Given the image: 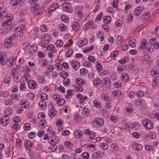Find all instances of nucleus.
Listing matches in <instances>:
<instances>
[{
	"instance_id": "bf43d9fd",
	"label": "nucleus",
	"mask_w": 159,
	"mask_h": 159,
	"mask_svg": "<svg viewBox=\"0 0 159 159\" xmlns=\"http://www.w3.org/2000/svg\"><path fill=\"white\" fill-rule=\"evenodd\" d=\"M118 0H114L112 3V7L114 8H116L118 5Z\"/></svg>"
},
{
	"instance_id": "7ed1b4c3",
	"label": "nucleus",
	"mask_w": 159,
	"mask_h": 159,
	"mask_svg": "<svg viewBox=\"0 0 159 159\" xmlns=\"http://www.w3.org/2000/svg\"><path fill=\"white\" fill-rule=\"evenodd\" d=\"M14 36L12 35L10 36L8 39H5L4 41L5 46L7 48H10L12 46V40Z\"/></svg>"
},
{
	"instance_id": "4c0bfd02",
	"label": "nucleus",
	"mask_w": 159,
	"mask_h": 159,
	"mask_svg": "<svg viewBox=\"0 0 159 159\" xmlns=\"http://www.w3.org/2000/svg\"><path fill=\"white\" fill-rule=\"evenodd\" d=\"M151 74L152 75L154 78L157 77L159 75L158 72L155 70L151 71Z\"/></svg>"
},
{
	"instance_id": "e2e57ef3",
	"label": "nucleus",
	"mask_w": 159,
	"mask_h": 159,
	"mask_svg": "<svg viewBox=\"0 0 159 159\" xmlns=\"http://www.w3.org/2000/svg\"><path fill=\"white\" fill-rule=\"evenodd\" d=\"M148 135L149 138L152 139H154L156 137V135L155 134L152 132L149 133L148 134Z\"/></svg>"
},
{
	"instance_id": "0eeeda50",
	"label": "nucleus",
	"mask_w": 159,
	"mask_h": 159,
	"mask_svg": "<svg viewBox=\"0 0 159 159\" xmlns=\"http://www.w3.org/2000/svg\"><path fill=\"white\" fill-rule=\"evenodd\" d=\"M28 85L29 88L32 89H34L37 87L36 82L33 80H29L28 82Z\"/></svg>"
},
{
	"instance_id": "e433bc0d",
	"label": "nucleus",
	"mask_w": 159,
	"mask_h": 159,
	"mask_svg": "<svg viewBox=\"0 0 159 159\" xmlns=\"http://www.w3.org/2000/svg\"><path fill=\"white\" fill-rule=\"evenodd\" d=\"M4 113L6 115V116H8V115H10L12 113V110L11 108H8L6 109V110L4 111Z\"/></svg>"
},
{
	"instance_id": "473e14b6",
	"label": "nucleus",
	"mask_w": 159,
	"mask_h": 159,
	"mask_svg": "<svg viewBox=\"0 0 159 159\" xmlns=\"http://www.w3.org/2000/svg\"><path fill=\"white\" fill-rule=\"evenodd\" d=\"M93 21L92 20L89 21L84 26V29H85V30L87 29L93 24Z\"/></svg>"
},
{
	"instance_id": "a19ab883",
	"label": "nucleus",
	"mask_w": 159,
	"mask_h": 159,
	"mask_svg": "<svg viewBox=\"0 0 159 159\" xmlns=\"http://www.w3.org/2000/svg\"><path fill=\"white\" fill-rule=\"evenodd\" d=\"M70 83V80L69 79L65 78L63 81V84L65 86H69Z\"/></svg>"
},
{
	"instance_id": "58836bf2",
	"label": "nucleus",
	"mask_w": 159,
	"mask_h": 159,
	"mask_svg": "<svg viewBox=\"0 0 159 159\" xmlns=\"http://www.w3.org/2000/svg\"><path fill=\"white\" fill-rule=\"evenodd\" d=\"M73 52V51L72 49H70L66 52V56L67 57H70Z\"/></svg>"
},
{
	"instance_id": "f257e3e1",
	"label": "nucleus",
	"mask_w": 159,
	"mask_h": 159,
	"mask_svg": "<svg viewBox=\"0 0 159 159\" xmlns=\"http://www.w3.org/2000/svg\"><path fill=\"white\" fill-rule=\"evenodd\" d=\"M142 123L145 128L147 129H151L153 127L152 122L149 120H145L142 121Z\"/></svg>"
},
{
	"instance_id": "5fc2aeb1",
	"label": "nucleus",
	"mask_w": 159,
	"mask_h": 159,
	"mask_svg": "<svg viewBox=\"0 0 159 159\" xmlns=\"http://www.w3.org/2000/svg\"><path fill=\"white\" fill-rule=\"evenodd\" d=\"M150 13L148 12H145L143 15V17L145 19H148L150 16Z\"/></svg>"
},
{
	"instance_id": "8fccbe9b",
	"label": "nucleus",
	"mask_w": 159,
	"mask_h": 159,
	"mask_svg": "<svg viewBox=\"0 0 159 159\" xmlns=\"http://www.w3.org/2000/svg\"><path fill=\"white\" fill-rule=\"evenodd\" d=\"M40 63L43 66H47L48 64V61L47 60L44 59L41 60L40 61Z\"/></svg>"
},
{
	"instance_id": "69168bd1",
	"label": "nucleus",
	"mask_w": 159,
	"mask_h": 159,
	"mask_svg": "<svg viewBox=\"0 0 159 159\" xmlns=\"http://www.w3.org/2000/svg\"><path fill=\"white\" fill-rule=\"evenodd\" d=\"M22 143V141L21 139H18L16 140V145L17 147H20V144Z\"/></svg>"
},
{
	"instance_id": "864d4df0",
	"label": "nucleus",
	"mask_w": 159,
	"mask_h": 159,
	"mask_svg": "<svg viewBox=\"0 0 159 159\" xmlns=\"http://www.w3.org/2000/svg\"><path fill=\"white\" fill-rule=\"evenodd\" d=\"M24 128L25 130H28L30 129V125L28 123H25L24 125Z\"/></svg>"
},
{
	"instance_id": "79ce46f5",
	"label": "nucleus",
	"mask_w": 159,
	"mask_h": 159,
	"mask_svg": "<svg viewBox=\"0 0 159 159\" xmlns=\"http://www.w3.org/2000/svg\"><path fill=\"white\" fill-rule=\"evenodd\" d=\"M92 158L93 159H99L100 158L98 152H94L92 155Z\"/></svg>"
},
{
	"instance_id": "f704fd0d",
	"label": "nucleus",
	"mask_w": 159,
	"mask_h": 159,
	"mask_svg": "<svg viewBox=\"0 0 159 159\" xmlns=\"http://www.w3.org/2000/svg\"><path fill=\"white\" fill-rule=\"evenodd\" d=\"M60 76L62 78H66L69 75L66 72L64 71H62L60 73Z\"/></svg>"
},
{
	"instance_id": "0e129e2a",
	"label": "nucleus",
	"mask_w": 159,
	"mask_h": 159,
	"mask_svg": "<svg viewBox=\"0 0 159 159\" xmlns=\"http://www.w3.org/2000/svg\"><path fill=\"white\" fill-rule=\"evenodd\" d=\"M88 59L90 61L93 63L95 61V58L92 56H89Z\"/></svg>"
},
{
	"instance_id": "9b49d317",
	"label": "nucleus",
	"mask_w": 159,
	"mask_h": 159,
	"mask_svg": "<svg viewBox=\"0 0 159 159\" xmlns=\"http://www.w3.org/2000/svg\"><path fill=\"white\" fill-rule=\"evenodd\" d=\"M144 7L143 6L139 7L135 10L134 13L136 16H139L142 11L144 10Z\"/></svg>"
},
{
	"instance_id": "774afa93",
	"label": "nucleus",
	"mask_w": 159,
	"mask_h": 159,
	"mask_svg": "<svg viewBox=\"0 0 159 159\" xmlns=\"http://www.w3.org/2000/svg\"><path fill=\"white\" fill-rule=\"evenodd\" d=\"M155 33L157 36H159V26H157L155 29Z\"/></svg>"
},
{
	"instance_id": "39448f33",
	"label": "nucleus",
	"mask_w": 159,
	"mask_h": 159,
	"mask_svg": "<svg viewBox=\"0 0 159 159\" xmlns=\"http://www.w3.org/2000/svg\"><path fill=\"white\" fill-rule=\"evenodd\" d=\"M63 10L66 12H70L71 11V5L69 3H65L62 5Z\"/></svg>"
},
{
	"instance_id": "603ef678",
	"label": "nucleus",
	"mask_w": 159,
	"mask_h": 159,
	"mask_svg": "<svg viewBox=\"0 0 159 159\" xmlns=\"http://www.w3.org/2000/svg\"><path fill=\"white\" fill-rule=\"evenodd\" d=\"M40 98L42 100H44L48 98V95L45 93H43L41 94Z\"/></svg>"
},
{
	"instance_id": "412c9836",
	"label": "nucleus",
	"mask_w": 159,
	"mask_h": 159,
	"mask_svg": "<svg viewBox=\"0 0 159 159\" xmlns=\"http://www.w3.org/2000/svg\"><path fill=\"white\" fill-rule=\"evenodd\" d=\"M72 29L74 30H78L80 28V24L78 22H75L72 25Z\"/></svg>"
},
{
	"instance_id": "49530a36",
	"label": "nucleus",
	"mask_w": 159,
	"mask_h": 159,
	"mask_svg": "<svg viewBox=\"0 0 159 159\" xmlns=\"http://www.w3.org/2000/svg\"><path fill=\"white\" fill-rule=\"evenodd\" d=\"M39 105L41 107H45L46 106V102L44 100H42L39 102Z\"/></svg>"
},
{
	"instance_id": "13d9d810",
	"label": "nucleus",
	"mask_w": 159,
	"mask_h": 159,
	"mask_svg": "<svg viewBox=\"0 0 159 159\" xmlns=\"http://www.w3.org/2000/svg\"><path fill=\"white\" fill-rule=\"evenodd\" d=\"M96 68L97 70L99 71H101L102 69V65L99 63L96 66Z\"/></svg>"
},
{
	"instance_id": "9d476101",
	"label": "nucleus",
	"mask_w": 159,
	"mask_h": 159,
	"mask_svg": "<svg viewBox=\"0 0 159 159\" xmlns=\"http://www.w3.org/2000/svg\"><path fill=\"white\" fill-rule=\"evenodd\" d=\"M132 147L134 150L137 151H140L142 150L143 148L142 145L136 143H133Z\"/></svg>"
},
{
	"instance_id": "a211bd4d",
	"label": "nucleus",
	"mask_w": 159,
	"mask_h": 159,
	"mask_svg": "<svg viewBox=\"0 0 159 159\" xmlns=\"http://www.w3.org/2000/svg\"><path fill=\"white\" fill-rule=\"evenodd\" d=\"M75 82L78 85H83L86 84V82L84 81L83 79L79 78H77L76 79Z\"/></svg>"
},
{
	"instance_id": "6ab92c4d",
	"label": "nucleus",
	"mask_w": 159,
	"mask_h": 159,
	"mask_svg": "<svg viewBox=\"0 0 159 159\" xmlns=\"http://www.w3.org/2000/svg\"><path fill=\"white\" fill-rule=\"evenodd\" d=\"M122 92L120 90H117L112 92V95L114 97L118 98L121 95Z\"/></svg>"
},
{
	"instance_id": "72a5a7b5",
	"label": "nucleus",
	"mask_w": 159,
	"mask_h": 159,
	"mask_svg": "<svg viewBox=\"0 0 159 159\" xmlns=\"http://www.w3.org/2000/svg\"><path fill=\"white\" fill-rule=\"evenodd\" d=\"M32 145V143L29 141H26L25 143V146L26 148L29 149Z\"/></svg>"
},
{
	"instance_id": "cd10ccee",
	"label": "nucleus",
	"mask_w": 159,
	"mask_h": 159,
	"mask_svg": "<svg viewBox=\"0 0 159 159\" xmlns=\"http://www.w3.org/2000/svg\"><path fill=\"white\" fill-rule=\"evenodd\" d=\"M140 125L139 123L137 122L133 123L131 125V127L136 129H138L140 127Z\"/></svg>"
},
{
	"instance_id": "ddd939ff",
	"label": "nucleus",
	"mask_w": 159,
	"mask_h": 159,
	"mask_svg": "<svg viewBox=\"0 0 159 159\" xmlns=\"http://www.w3.org/2000/svg\"><path fill=\"white\" fill-rule=\"evenodd\" d=\"M70 64L73 68L75 70H77L79 68L80 64V62L78 61H71Z\"/></svg>"
},
{
	"instance_id": "4468645a",
	"label": "nucleus",
	"mask_w": 159,
	"mask_h": 159,
	"mask_svg": "<svg viewBox=\"0 0 159 159\" xmlns=\"http://www.w3.org/2000/svg\"><path fill=\"white\" fill-rule=\"evenodd\" d=\"M87 43L88 40L84 38L78 42L77 45L79 47H81L86 45Z\"/></svg>"
},
{
	"instance_id": "bb28decb",
	"label": "nucleus",
	"mask_w": 159,
	"mask_h": 159,
	"mask_svg": "<svg viewBox=\"0 0 159 159\" xmlns=\"http://www.w3.org/2000/svg\"><path fill=\"white\" fill-rule=\"evenodd\" d=\"M129 78L128 74L126 73H124L121 77V79L123 81H126L128 80Z\"/></svg>"
},
{
	"instance_id": "a878e982",
	"label": "nucleus",
	"mask_w": 159,
	"mask_h": 159,
	"mask_svg": "<svg viewBox=\"0 0 159 159\" xmlns=\"http://www.w3.org/2000/svg\"><path fill=\"white\" fill-rule=\"evenodd\" d=\"M65 100L64 99L59 98L57 100V103L59 106H62L64 105L65 102Z\"/></svg>"
},
{
	"instance_id": "2f4dec72",
	"label": "nucleus",
	"mask_w": 159,
	"mask_h": 159,
	"mask_svg": "<svg viewBox=\"0 0 159 159\" xmlns=\"http://www.w3.org/2000/svg\"><path fill=\"white\" fill-rule=\"evenodd\" d=\"M90 113V111L88 109H86L83 110L82 111V114L83 116H87Z\"/></svg>"
},
{
	"instance_id": "423d86ee",
	"label": "nucleus",
	"mask_w": 159,
	"mask_h": 159,
	"mask_svg": "<svg viewBox=\"0 0 159 159\" xmlns=\"http://www.w3.org/2000/svg\"><path fill=\"white\" fill-rule=\"evenodd\" d=\"M81 8L79 6H77L75 9V11L79 20L83 17V12Z\"/></svg>"
},
{
	"instance_id": "a18cd8bd",
	"label": "nucleus",
	"mask_w": 159,
	"mask_h": 159,
	"mask_svg": "<svg viewBox=\"0 0 159 159\" xmlns=\"http://www.w3.org/2000/svg\"><path fill=\"white\" fill-rule=\"evenodd\" d=\"M93 103L95 106L98 108L100 107V103L98 100H95L93 101Z\"/></svg>"
},
{
	"instance_id": "aec40b11",
	"label": "nucleus",
	"mask_w": 159,
	"mask_h": 159,
	"mask_svg": "<svg viewBox=\"0 0 159 159\" xmlns=\"http://www.w3.org/2000/svg\"><path fill=\"white\" fill-rule=\"evenodd\" d=\"M57 112L55 109H50L49 111V115L50 117H53L57 114Z\"/></svg>"
},
{
	"instance_id": "f03ea898",
	"label": "nucleus",
	"mask_w": 159,
	"mask_h": 159,
	"mask_svg": "<svg viewBox=\"0 0 159 159\" xmlns=\"http://www.w3.org/2000/svg\"><path fill=\"white\" fill-rule=\"evenodd\" d=\"M48 142L51 144L49 147V149L52 152L55 151L57 148V146L56 145L57 143L54 141L52 139H48Z\"/></svg>"
},
{
	"instance_id": "ea45409f",
	"label": "nucleus",
	"mask_w": 159,
	"mask_h": 159,
	"mask_svg": "<svg viewBox=\"0 0 159 159\" xmlns=\"http://www.w3.org/2000/svg\"><path fill=\"white\" fill-rule=\"evenodd\" d=\"M56 44L57 47H60L63 45V42L62 40L59 39L57 40Z\"/></svg>"
},
{
	"instance_id": "6e6552de",
	"label": "nucleus",
	"mask_w": 159,
	"mask_h": 159,
	"mask_svg": "<svg viewBox=\"0 0 159 159\" xmlns=\"http://www.w3.org/2000/svg\"><path fill=\"white\" fill-rule=\"evenodd\" d=\"M9 121V117L8 116H4L2 119L1 123L2 125L5 126L7 125Z\"/></svg>"
},
{
	"instance_id": "dca6fc26",
	"label": "nucleus",
	"mask_w": 159,
	"mask_h": 159,
	"mask_svg": "<svg viewBox=\"0 0 159 159\" xmlns=\"http://www.w3.org/2000/svg\"><path fill=\"white\" fill-rule=\"evenodd\" d=\"M74 135L76 138L77 139H80L83 136V132L81 130H78L75 132Z\"/></svg>"
},
{
	"instance_id": "4d7b16f0",
	"label": "nucleus",
	"mask_w": 159,
	"mask_h": 159,
	"mask_svg": "<svg viewBox=\"0 0 159 159\" xmlns=\"http://www.w3.org/2000/svg\"><path fill=\"white\" fill-rule=\"evenodd\" d=\"M144 93L142 91H139L137 93L136 95L138 97L142 98L144 96Z\"/></svg>"
},
{
	"instance_id": "c756f323",
	"label": "nucleus",
	"mask_w": 159,
	"mask_h": 159,
	"mask_svg": "<svg viewBox=\"0 0 159 159\" xmlns=\"http://www.w3.org/2000/svg\"><path fill=\"white\" fill-rule=\"evenodd\" d=\"M37 80L39 83L42 84L45 81V77L43 76H39L38 77Z\"/></svg>"
},
{
	"instance_id": "c85d7f7f",
	"label": "nucleus",
	"mask_w": 159,
	"mask_h": 159,
	"mask_svg": "<svg viewBox=\"0 0 159 159\" xmlns=\"http://www.w3.org/2000/svg\"><path fill=\"white\" fill-rule=\"evenodd\" d=\"M129 44L132 48L136 46V41L135 39H133L129 41Z\"/></svg>"
},
{
	"instance_id": "c9c22d12",
	"label": "nucleus",
	"mask_w": 159,
	"mask_h": 159,
	"mask_svg": "<svg viewBox=\"0 0 159 159\" xmlns=\"http://www.w3.org/2000/svg\"><path fill=\"white\" fill-rule=\"evenodd\" d=\"M66 25L63 24H61L59 25V29L61 31L66 30Z\"/></svg>"
},
{
	"instance_id": "20e7f679",
	"label": "nucleus",
	"mask_w": 159,
	"mask_h": 159,
	"mask_svg": "<svg viewBox=\"0 0 159 159\" xmlns=\"http://www.w3.org/2000/svg\"><path fill=\"white\" fill-rule=\"evenodd\" d=\"M7 60L6 53L4 52H0V61L1 64L3 65H5L7 63Z\"/></svg>"
},
{
	"instance_id": "3c124183",
	"label": "nucleus",
	"mask_w": 159,
	"mask_h": 159,
	"mask_svg": "<svg viewBox=\"0 0 159 159\" xmlns=\"http://www.w3.org/2000/svg\"><path fill=\"white\" fill-rule=\"evenodd\" d=\"M40 29L43 32H45L47 31V28L45 25H43L40 27Z\"/></svg>"
},
{
	"instance_id": "052dcab7",
	"label": "nucleus",
	"mask_w": 159,
	"mask_h": 159,
	"mask_svg": "<svg viewBox=\"0 0 159 159\" xmlns=\"http://www.w3.org/2000/svg\"><path fill=\"white\" fill-rule=\"evenodd\" d=\"M61 20L65 22H67L69 20L68 18L66 16H63L61 17Z\"/></svg>"
},
{
	"instance_id": "09e8293b",
	"label": "nucleus",
	"mask_w": 159,
	"mask_h": 159,
	"mask_svg": "<svg viewBox=\"0 0 159 159\" xmlns=\"http://www.w3.org/2000/svg\"><path fill=\"white\" fill-rule=\"evenodd\" d=\"M80 73L82 75H84L87 73V70L84 68L81 69L80 70Z\"/></svg>"
},
{
	"instance_id": "7c9ffc66",
	"label": "nucleus",
	"mask_w": 159,
	"mask_h": 159,
	"mask_svg": "<svg viewBox=\"0 0 159 159\" xmlns=\"http://www.w3.org/2000/svg\"><path fill=\"white\" fill-rule=\"evenodd\" d=\"M20 89L23 91L25 90L26 88V85L25 81H22L20 83Z\"/></svg>"
},
{
	"instance_id": "1a4fd4ad",
	"label": "nucleus",
	"mask_w": 159,
	"mask_h": 159,
	"mask_svg": "<svg viewBox=\"0 0 159 159\" xmlns=\"http://www.w3.org/2000/svg\"><path fill=\"white\" fill-rule=\"evenodd\" d=\"M76 97L79 98L80 100L79 102L80 104H82L84 103L87 98V97L82 96L80 93H78L76 95Z\"/></svg>"
},
{
	"instance_id": "6e6d98bb",
	"label": "nucleus",
	"mask_w": 159,
	"mask_h": 159,
	"mask_svg": "<svg viewBox=\"0 0 159 159\" xmlns=\"http://www.w3.org/2000/svg\"><path fill=\"white\" fill-rule=\"evenodd\" d=\"M48 107L49 109V110H50V109H55L54 108V103L52 102H50L48 105Z\"/></svg>"
},
{
	"instance_id": "f3484780",
	"label": "nucleus",
	"mask_w": 159,
	"mask_h": 159,
	"mask_svg": "<svg viewBox=\"0 0 159 159\" xmlns=\"http://www.w3.org/2000/svg\"><path fill=\"white\" fill-rule=\"evenodd\" d=\"M147 40L145 39H143L141 43V46L138 48V49L140 50L142 49L145 48L147 47Z\"/></svg>"
},
{
	"instance_id": "b1692460",
	"label": "nucleus",
	"mask_w": 159,
	"mask_h": 159,
	"mask_svg": "<svg viewBox=\"0 0 159 159\" xmlns=\"http://www.w3.org/2000/svg\"><path fill=\"white\" fill-rule=\"evenodd\" d=\"M125 68L124 66H119L117 67V70L119 74L121 73L125 70Z\"/></svg>"
},
{
	"instance_id": "680f3d73",
	"label": "nucleus",
	"mask_w": 159,
	"mask_h": 159,
	"mask_svg": "<svg viewBox=\"0 0 159 159\" xmlns=\"http://www.w3.org/2000/svg\"><path fill=\"white\" fill-rule=\"evenodd\" d=\"M104 84H110L111 82L110 80L108 77H106L104 79Z\"/></svg>"
},
{
	"instance_id": "393cba45",
	"label": "nucleus",
	"mask_w": 159,
	"mask_h": 159,
	"mask_svg": "<svg viewBox=\"0 0 159 159\" xmlns=\"http://www.w3.org/2000/svg\"><path fill=\"white\" fill-rule=\"evenodd\" d=\"M21 2V0H11L10 3L12 6H15L18 5Z\"/></svg>"
},
{
	"instance_id": "c03bdc74",
	"label": "nucleus",
	"mask_w": 159,
	"mask_h": 159,
	"mask_svg": "<svg viewBox=\"0 0 159 159\" xmlns=\"http://www.w3.org/2000/svg\"><path fill=\"white\" fill-rule=\"evenodd\" d=\"M46 121L44 120H40L39 123V126L42 127H44L46 125Z\"/></svg>"
},
{
	"instance_id": "de8ad7c7",
	"label": "nucleus",
	"mask_w": 159,
	"mask_h": 159,
	"mask_svg": "<svg viewBox=\"0 0 159 159\" xmlns=\"http://www.w3.org/2000/svg\"><path fill=\"white\" fill-rule=\"evenodd\" d=\"M64 145L66 147L68 148H70L72 147V145L71 143L68 141H65L64 143Z\"/></svg>"
},
{
	"instance_id": "37998d69",
	"label": "nucleus",
	"mask_w": 159,
	"mask_h": 159,
	"mask_svg": "<svg viewBox=\"0 0 159 159\" xmlns=\"http://www.w3.org/2000/svg\"><path fill=\"white\" fill-rule=\"evenodd\" d=\"M94 46L93 45H92L90 47L84 50L83 51V52L85 53L89 52L92 51V50H93L94 49Z\"/></svg>"
},
{
	"instance_id": "2eb2a0df",
	"label": "nucleus",
	"mask_w": 159,
	"mask_h": 159,
	"mask_svg": "<svg viewBox=\"0 0 159 159\" xmlns=\"http://www.w3.org/2000/svg\"><path fill=\"white\" fill-rule=\"evenodd\" d=\"M95 123L98 126H102L104 124V120L101 118H99L98 119H96L94 120Z\"/></svg>"
},
{
	"instance_id": "4be33fe9",
	"label": "nucleus",
	"mask_w": 159,
	"mask_h": 159,
	"mask_svg": "<svg viewBox=\"0 0 159 159\" xmlns=\"http://www.w3.org/2000/svg\"><path fill=\"white\" fill-rule=\"evenodd\" d=\"M2 9V8L0 7V11ZM7 16L6 14V11H2V13H0V20L2 21L3 19Z\"/></svg>"
},
{
	"instance_id": "5701e85b",
	"label": "nucleus",
	"mask_w": 159,
	"mask_h": 159,
	"mask_svg": "<svg viewBox=\"0 0 159 159\" xmlns=\"http://www.w3.org/2000/svg\"><path fill=\"white\" fill-rule=\"evenodd\" d=\"M104 22L106 24H109L111 20V18L109 16H105L103 18Z\"/></svg>"
},
{
	"instance_id": "f8f14e48",
	"label": "nucleus",
	"mask_w": 159,
	"mask_h": 159,
	"mask_svg": "<svg viewBox=\"0 0 159 159\" xmlns=\"http://www.w3.org/2000/svg\"><path fill=\"white\" fill-rule=\"evenodd\" d=\"M20 104L21 106L25 108H28L30 106L29 102L25 100H21Z\"/></svg>"
},
{
	"instance_id": "338daca9",
	"label": "nucleus",
	"mask_w": 159,
	"mask_h": 159,
	"mask_svg": "<svg viewBox=\"0 0 159 159\" xmlns=\"http://www.w3.org/2000/svg\"><path fill=\"white\" fill-rule=\"evenodd\" d=\"M54 70V67L52 65H51L49 66L47 69V72L48 73L51 72L52 71Z\"/></svg>"
}]
</instances>
